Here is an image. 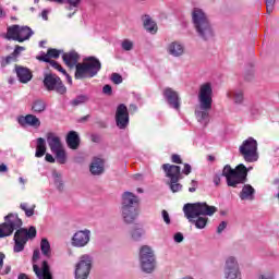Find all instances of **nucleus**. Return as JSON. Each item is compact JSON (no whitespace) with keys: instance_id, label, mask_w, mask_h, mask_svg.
<instances>
[{"instance_id":"obj_1","label":"nucleus","mask_w":279,"mask_h":279,"mask_svg":"<svg viewBox=\"0 0 279 279\" xmlns=\"http://www.w3.org/2000/svg\"><path fill=\"white\" fill-rule=\"evenodd\" d=\"M4 219L5 222L0 226V239L10 236L12 232L16 230L13 238V252L19 254L25 250V245H27V241H29V239H36V227H29L28 231L27 229L21 228V226H23V220H21L20 217L14 214L5 216Z\"/></svg>"},{"instance_id":"obj_2","label":"nucleus","mask_w":279,"mask_h":279,"mask_svg":"<svg viewBox=\"0 0 279 279\" xmlns=\"http://www.w3.org/2000/svg\"><path fill=\"white\" fill-rule=\"evenodd\" d=\"M219 209L203 203H187L183 206L184 217L190 223H194L197 230H204L208 226V217H213Z\"/></svg>"},{"instance_id":"obj_3","label":"nucleus","mask_w":279,"mask_h":279,"mask_svg":"<svg viewBox=\"0 0 279 279\" xmlns=\"http://www.w3.org/2000/svg\"><path fill=\"white\" fill-rule=\"evenodd\" d=\"M198 106L195 107V117L201 125L210 123V110H213V84L203 83L198 89Z\"/></svg>"},{"instance_id":"obj_4","label":"nucleus","mask_w":279,"mask_h":279,"mask_svg":"<svg viewBox=\"0 0 279 279\" xmlns=\"http://www.w3.org/2000/svg\"><path fill=\"white\" fill-rule=\"evenodd\" d=\"M192 24L198 37L202 40H213L215 38V28L208 19V14L203 9L194 8L191 13Z\"/></svg>"},{"instance_id":"obj_5","label":"nucleus","mask_w":279,"mask_h":279,"mask_svg":"<svg viewBox=\"0 0 279 279\" xmlns=\"http://www.w3.org/2000/svg\"><path fill=\"white\" fill-rule=\"evenodd\" d=\"M252 168L245 167V165L240 163L233 169L230 165H226L222 170V175L227 180V185L231 189H239L240 184H245L247 182V171Z\"/></svg>"},{"instance_id":"obj_6","label":"nucleus","mask_w":279,"mask_h":279,"mask_svg":"<svg viewBox=\"0 0 279 279\" xmlns=\"http://www.w3.org/2000/svg\"><path fill=\"white\" fill-rule=\"evenodd\" d=\"M101 71V61L96 57H87L76 64L75 80H90Z\"/></svg>"},{"instance_id":"obj_7","label":"nucleus","mask_w":279,"mask_h":279,"mask_svg":"<svg viewBox=\"0 0 279 279\" xmlns=\"http://www.w3.org/2000/svg\"><path fill=\"white\" fill-rule=\"evenodd\" d=\"M140 265L144 274H154V269H156V256L154 250L148 245H144L140 250Z\"/></svg>"},{"instance_id":"obj_8","label":"nucleus","mask_w":279,"mask_h":279,"mask_svg":"<svg viewBox=\"0 0 279 279\" xmlns=\"http://www.w3.org/2000/svg\"><path fill=\"white\" fill-rule=\"evenodd\" d=\"M245 162H256L258 160V142L254 137L245 140L239 148Z\"/></svg>"},{"instance_id":"obj_9","label":"nucleus","mask_w":279,"mask_h":279,"mask_svg":"<svg viewBox=\"0 0 279 279\" xmlns=\"http://www.w3.org/2000/svg\"><path fill=\"white\" fill-rule=\"evenodd\" d=\"M44 86L46 90H53L58 95H65L66 86L62 83V78L53 73H46L44 75Z\"/></svg>"},{"instance_id":"obj_10","label":"nucleus","mask_w":279,"mask_h":279,"mask_svg":"<svg viewBox=\"0 0 279 279\" xmlns=\"http://www.w3.org/2000/svg\"><path fill=\"white\" fill-rule=\"evenodd\" d=\"M90 269H93V256L82 255L75 266V279H88Z\"/></svg>"},{"instance_id":"obj_11","label":"nucleus","mask_w":279,"mask_h":279,"mask_svg":"<svg viewBox=\"0 0 279 279\" xmlns=\"http://www.w3.org/2000/svg\"><path fill=\"white\" fill-rule=\"evenodd\" d=\"M40 258V251L35 250L33 253V270L35 271L38 279H53L51 276V270L49 268V264L47 260L43 262L41 269L36 265L38 263V259Z\"/></svg>"},{"instance_id":"obj_12","label":"nucleus","mask_w":279,"mask_h":279,"mask_svg":"<svg viewBox=\"0 0 279 279\" xmlns=\"http://www.w3.org/2000/svg\"><path fill=\"white\" fill-rule=\"evenodd\" d=\"M88 243H90V230L88 229L76 231L71 239L72 247H86Z\"/></svg>"},{"instance_id":"obj_13","label":"nucleus","mask_w":279,"mask_h":279,"mask_svg":"<svg viewBox=\"0 0 279 279\" xmlns=\"http://www.w3.org/2000/svg\"><path fill=\"white\" fill-rule=\"evenodd\" d=\"M116 122L120 130H125L130 124V113L128 112V107L123 104L117 108Z\"/></svg>"},{"instance_id":"obj_14","label":"nucleus","mask_w":279,"mask_h":279,"mask_svg":"<svg viewBox=\"0 0 279 279\" xmlns=\"http://www.w3.org/2000/svg\"><path fill=\"white\" fill-rule=\"evenodd\" d=\"M162 170L166 173V178H169L171 182H180L182 180V168L180 166L163 163Z\"/></svg>"},{"instance_id":"obj_15","label":"nucleus","mask_w":279,"mask_h":279,"mask_svg":"<svg viewBox=\"0 0 279 279\" xmlns=\"http://www.w3.org/2000/svg\"><path fill=\"white\" fill-rule=\"evenodd\" d=\"M167 104L174 110H180V94L171 87H166L162 93Z\"/></svg>"},{"instance_id":"obj_16","label":"nucleus","mask_w":279,"mask_h":279,"mask_svg":"<svg viewBox=\"0 0 279 279\" xmlns=\"http://www.w3.org/2000/svg\"><path fill=\"white\" fill-rule=\"evenodd\" d=\"M241 272V266L239 265V259L235 256H228L225 259L223 274H236Z\"/></svg>"},{"instance_id":"obj_17","label":"nucleus","mask_w":279,"mask_h":279,"mask_svg":"<svg viewBox=\"0 0 279 279\" xmlns=\"http://www.w3.org/2000/svg\"><path fill=\"white\" fill-rule=\"evenodd\" d=\"M185 48L181 41H171L167 46V53L172 58H182L184 56Z\"/></svg>"},{"instance_id":"obj_18","label":"nucleus","mask_w":279,"mask_h":279,"mask_svg":"<svg viewBox=\"0 0 279 279\" xmlns=\"http://www.w3.org/2000/svg\"><path fill=\"white\" fill-rule=\"evenodd\" d=\"M89 172L92 175H104L106 172V161L101 158L95 157L89 165Z\"/></svg>"},{"instance_id":"obj_19","label":"nucleus","mask_w":279,"mask_h":279,"mask_svg":"<svg viewBox=\"0 0 279 279\" xmlns=\"http://www.w3.org/2000/svg\"><path fill=\"white\" fill-rule=\"evenodd\" d=\"M17 123L22 126L25 128V125H31V128H40V119H38L34 114H27L21 116L17 118Z\"/></svg>"},{"instance_id":"obj_20","label":"nucleus","mask_w":279,"mask_h":279,"mask_svg":"<svg viewBox=\"0 0 279 279\" xmlns=\"http://www.w3.org/2000/svg\"><path fill=\"white\" fill-rule=\"evenodd\" d=\"M138 206V197L132 192L122 194V208H136Z\"/></svg>"},{"instance_id":"obj_21","label":"nucleus","mask_w":279,"mask_h":279,"mask_svg":"<svg viewBox=\"0 0 279 279\" xmlns=\"http://www.w3.org/2000/svg\"><path fill=\"white\" fill-rule=\"evenodd\" d=\"M122 219L125 223H134L138 217V209L136 207H122Z\"/></svg>"},{"instance_id":"obj_22","label":"nucleus","mask_w":279,"mask_h":279,"mask_svg":"<svg viewBox=\"0 0 279 279\" xmlns=\"http://www.w3.org/2000/svg\"><path fill=\"white\" fill-rule=\"evenodd\" d=\"M256 190L251 184H244L239 197L242 202H253Z\"/></svg>"},{"instance_id":"obj_23","label":"nucleus","mask_w":279,"mask_h":279,"mask_svg":"<svg viewBox=\"0 0 279 279\" xmlns=\"http://www.w3.org/2000/svg\"><path fill=\"white\" fill-rule=\"evenodd\" d=\"M15 73L19 77V81L22 84H27V82H32V71H29V69L27 68H23L21 65H16L15 66Z\"/></svg>"},{"instance_id":"obj_24","label":"nucleus","mask_w":279,"mask_h":279,"mask_svg":"<svg viewBox=\"0 0 279 279\" xmlns=\"http://www.w3.org/2000/svg\"><path fill=\"white\" fill-rule=\"evenodd\" d=\"M63 62L66 64V66H70V69H77V61L80 60V54L75 51L65 52L62 54Z\"/></svg>"},{"instance_id":"obj_25","label":"nucleus","mask_w":279,"mask_h":279,"mask_svg":"<svg viewBox=\"0 0 279 279\" xmlns=\"http://www.w3.org/2000/svg\"><path fill=\"white\" fill-rule=\"evenodd\" d=\"M47 143L50 147V150L58 151V149H62V141L54 133L47 134Z\"/></svg>"},{"instance_id":"obj_26","label":"nucleus","mask_w":279,"mask_h":279,"mask_svg":"<svg viewBox=\"0 0 279 279\" xmlns=\"http://www.w3.org/2000/svg\"><path fill=\"white\" fill-rule=\"evenodd\" d=\"M65 143L70 149L80 148V135L75 131H70L66 135Z\"/></svg>"},{"instance_id":"obj_27","label":"nucleus","mask_w":279,"mask_h":279,"mask_svg":"<svg viewBox=\"0 0 279 279\" xmlns=\"http://www.w3.org/2000/svg\"><path fill=\"white\" fill-rule=\"evenodd\" d=\"M227 97L229 99H232V101L234 104H236L238 106H241V104H243V101L245 99L243 89H241V88L230 90L229 93H227Z\"/></svg>"},{"instance_id":"obj_28","label":"nucleus","mask_w":279,"mask_h":279,"mask_svg":"<svg viewBox=\"0 0 279 279\" xmlns=\"http://www.w3.org/2000/svg\"><path fill=\"white\" fill-rule=\"evenodd\" d=\"M61 53H62V50H58L56 48H49L46 54L38 57V60H41V62H49L51 61V58H53L54 60H58Z\"/></svg>"},{"instance_id":"obj_29","label":"nucleus","mask_w":279,"mask_h":279,"mask_svg":"<svg viewBox=\"0 0 279 279\" xmlns=\"http://www.w3.org/2000/svg\"><path fill=\"white\" fill-rule=\"evenodd\" d=\"M32 36H34V31H32L28 26H20L17 43H25V40H29Z\"/></svg>"},{"instance_id":"obj_30","label":"nucleus","mask_w":279,"mask_h":279,"mask_svg":"<svg viewBox=\"0 0 279 279\" xmlns=\"http://www.w3.org/2000/svg\"><path fill=\"white\" fill-rule=\"evenodd\" d=\"M19 33H20L19 25L9 26L7 28V34L4 35V38L7 40H16L19 43Z\"/></svg>"},{"instance_id":"obj_31","label":"nucleus","mask_w":279,"mask_h":279,"mask_svg":"<svg viewBox=\"0 0 279 279\" xmlns=\"http://www.w3.org/2000/svg\"><path fill=\"white\" fill-rule=\"evenodd\" d=\"M143 21L146 32H149V34H156L158 32V26H156V22H154L149 15H145Z\"/></svg>"},{"instance_id":"obj_32","label":"nucleus","mask_w":279,"mask_h":279,"mask_svg":"<svg viewBox=\"0 0 279 279\" xmlns=\"http://www.w3.org/2000/svg\"><path fill=\"white\" fill-rule=\"evenodd\" d=\"M45 154H47V144L45 142V138L39 137L37 138V147H36L35 156L36 158H43Z\"/></svg>"},{"instance_id":"obj_33","label":"nucleus","mask_w":279,"mask_h":279,"mask_svg":"<svg viewBox=\"0 0 279 279\" xmlns=\"http://www.w3.org/2000/svg\"><path fill=\"white\" fill-rule=\"evenodd\" d=\"M32 110L36 114H40V112L47 110V102L44 99H35L32 105Z\"/></svg>"},{"instance_id":"obj_34","label":"nucleus","mask_w":279,"mask_h":279,"mask_svg":"<svg viewBox=\"0 0 279 279\" xmlns=\"http://www.w3.org/2000/svg\"><path fill=\"white\" fill-rule=\"evenodd\" d=\"M40 250L43 256H45L46 258H51V244L49 243V240H47V238L41 239Z\"/></svg>"},{"instance_id":"obj_35","label":"nucleus","mask_w":279,"mask_h":279,"mask_svg":"<svg viewBox=\"0 0 279 279\" xmlns=\"http://www.w3.org/2000/svg\"><path fill=\"white\" fill-rule=\"evenodd\" d=\"M52 179H53L56 189L59 190L60 193H62V191H64V181H62V173L56 170L52 171Z\"/></svg>"},{"instance_id":"obj_36","label":"nucleus","mask_w":279,"mask_h":279,"mask_svg":"<svg viewBox=\"0 0 279 279\" xmlns=\"http://www.w3.org/2000/svg\"><path fill=\"white\" fill-rule=\"evenodd\" d=\"M88 101H90V97H88V95L81 94L76 96L74 99H72L70 104L74 108H77V106H84V104H88Z\"/></svg>"},{"instance_id":"obj_37","label":"nucleus","mask_w":279,"mask_h":279,"mask_svg":"<svg viewBox=\"0 0 279 279\" xmlns=\"http://www.w3.org/2000/svg\"><path fill=\"white\" fill-rule=\"evenodd\" d=\"M145 234V229L141 227H134L130 231V236L132 241H141L143 239V235Z\"/></svg>"},{"instance_id":"obj_38","label":"nucleus","mask_w":279,"mask_h":279,"mask_svg":"<svg viewBox=\"0 0 279 279\" xmlns=\"http://www.w3.org/2000/svg\"><path fill=\"white\" fill-rule=\"evenodd\" d=\"M52 154L56 155L57 162H59V165H66V151H64L63 147L54 150Z\"/></svg>"},{"instance_id":"obj_39","label":"nucleus","mask_w":279,"mask_h":279,"mask_svg":"<svg viewBox=\"0 0 279 279\" xmlns=\"http://www.w3.org/2000/svg\"><path fill=\"white\" fill-rule=\"evenodd\" d=\"M16 57L13 56L12 53L7 56V57H1L0 59V66L1 69H5V66H8V64H12V62H16Z\"/></svg>"},{"instance_id":"obj_40","label":"nucleus","mask_w":279,"mask_h":279,"mask_svg":"<svg viewBox=\"0 0 279 279\" xmlns=\"http://www.w3.org/2000/svg\"><path fill=\"white\" fill-rule=\"evenodd\" d=\"M20 208L24 210L26 217H34V210L36 209V205H33L32 207H29L27 203H22L20 205Z\"/></svg>"},{"instance_id":"obj_41","label":"nucleus","mask_w":279,"mask_h":279,"mask_svg":"<svg viewBox=\"0 0 279 279\" xmlns=\"http://www.w3.org/2000/svg\"><path fill=\"white\" fill-rule=\"evenodd\" d=\"M65 3H68L65 10H75V12H77L80 3H82V0H65Z\"/></svg>"},{"instance_id":"obj_42","label":"nucleus","mask_w":279,"mask_h":279,"mask_svg":"<svg viewBox=\"0 0 279 279\" xmlns=\"http://www.w3.org/2000/svg\"><path fill=\"white\" fill-rule=\"evenodd\" d=\"M121 47H122L123 51H132V49H134V43L130 39H124L121 43Z\"/></svg>"},{"instance_id":"obj_43","label":"nucleus","mask_w":279,"mask_h":279,"mask_svg":"<svg viewBox=\"0 0 279 279\" xmlns=\"http://www.w3.org/2000/svg\"><path fill=\"white\" fill-rule=\"evenodd\" d=\"M46 62H48V64H50V66H52V69H56L60 73H63V75H66V70H64V68H62V65H60V63H58L57 61L51 60V61H46Z\"/></svg>"},{"instance_id":"obj_44","label":"nucleus","mask_w":279,"mask_h":279,"mask_svg":"<svg viewBox=\"0 0 279 279\" xmlns=\"http://www.w3.org/2000/svg\"><path fill=\"white\" fill-rule=\"evenodd\" d=\"M170 190L172 193H178L182 191V184L178 183V181H170Z\"/></svg>"},{"instance_id":"obj_45","label":"nucleus","mask_w":279,"mask_h":279,"mask_svg":"<svg viewBox=\"0 0 279 279\" xmlns=\"http://www.w3.org/2000/svg\"><path fill=\"white\" fill-rule=\"evenodd\" d=\"M111 81L113 84H122L123 83V76L119 73H112L111 74Z\"/></svg>"},{"instance_id":"obj_46","label":"nucleus","mask_w":279,"mask_h":279,"mask_svg":"<svg viewBox=\"0 0 279 279\" xmlns=\"http://www.w3.org/2000/svg\"><path fill=\"white\" fill-rule=\"evenodd\" d=\"M276 274L274 271H266L258 276V279H275Z\"/></svg>"},{"instance_id":"obj_47","label":"nucleus","mask_w":279,"mask_h":279,"mask_svg":"<svg viewBox=\"0 0 279 279\" xmlns=\"http://www.w3.org/2000/svg\"><path fill=\"white\" fill-rule=\"evenodd\" d=\"M226 279H243L241 271L240 272H229L225 274Z\"/></svg>"},{"instance_id":"obj_48","label":"nucleus","mask_w":279,"mask_h":279,"mask_svg":"<svg viewBox=\"0 0 279 279\" xmlns=\"http://www.w3.org/2000/svg\"><path fill=\"white\" fill-rule=\"evenodd\" d=\"M274 5H276V0H266V10L268 14L274 12Z\"/></svg>"},{"instance_id":"obj_49","label":"nucleus","mask_w":279,"mask_h":279,"mask_svg":"<svg viewBox=\"0 0 279 279\" xmlns=\"http://www.w3.org/2000/svg\"><path fill=\"white\" fill-rule=\"evenodd\" d=\"M25 51V47L23 46H15L14 51L11 53L15 57V59L19 58V56H21V52Z\"/></svg>"},{"instance_id":"obj_50","label":"nucleus","mask_w":279,"mask_h":279,"mask_svg":"<svg viewBox=\"0 0 279 279\" xmlns=\"http://www.w3.org/2000/svg\"><path fill=\"white\" fill-rule=\"evenodd\" d=\"M161 215H162V219H163L165 223H167V226H169V223H171V218L169 217V213L163 209L161 211Z\"/></svg>"},{"instance_id":"obj_51","label":"nucleus","mask_w":279,"mask_h":279,"mask_svg":"<svg viewBox=\"0 0 279 279\" xmlns=\"http://www.w3.org/2000/svg\"><path fill=\"white\" fill-rule=\"evenodd\" d=\"M175 243H182L184 241V235L181 232H178L173 236Z\"/></svg>"},{"instance_id":"obj_52","label":"nucleus","mask_w":279,"mask_h":279,"mask_svg":"<svg viewBox=\"0 0 279 279\" xmlns=\"http://www.w3.org/2000/svg\"><path fill=\"white\" fill-rule=\"evenodd\" d=\"M226 228H228V222L222 221V222L218 226V228H217L218 234H221V232H223V231L226 230Z\"/></svg>"},{"instance_id":"obj_53","label":"nucleus","mask_w":279,"mask_h":279,"mask_svg":"<svg viewBox=\"0 0 279 279\" xmlns=\"http://www.w3.org/2000/svg\"><path fill=\"white\" fill-rule=\"evenodd\" d=\"M171 161L175 165H182V158H180V155H172Z\"/></svg>"},{"instance_id":"obj_54","label":"nucleus","mask_w":279,"mask_h":279,"mask_svg":"<svg viewBox=\"0 0 279 279\" xmlns=\"http://www.w3.org/2000/svg\"><path fill=\"white\" fill-rule=\"evenodd\" d=\"M102 93H104L105 95H112V86H110V85H105V86L102 87Z\"/></svg>"},{"instance_id":"obj_55","label":"nucleus","mask_w":279,"mask_h":279,"mask_svg":"<svg viewBox=\"0 0 279 279\" xmlns=\"http://www.w3.org/2000/svg\"><path fill=\"white\" fill-rule=\"evenodd\" d=\"M191 171H192L191 165L185 163L184 168L182 170V173H184V175H189L191 173Z\"/></svg>"},{"instance_id":"obj_56","label":"nucleus","mask_w":279,"mask_h":279,"mask_svg":"<svg viewBox=\"0 0 279 279\" xmlns=\"http://www.w3.org/2000/svg\"><path fill=\"white\" fill-rule=\"evenodd\" d=\"M214 184L216 186H219L221 184V175L220 174H215L214 175Z\"/></svg>"},{"instance_id":"obj_57","label":"nucleus","mask_w":279,"mask_h":279,"mask_svg":"<svg viewBox=\"0 0 279 279\" xmlns=\"http://www.w3.org/2000/svg\"><path fill=\"white\" fill-rule=\"evenodd\" d=\"M46 161L47 162H56V158H53V155L46 154Z\"/></svg>"},{"instance_id":"obj_58","label":"nucleus","mask_w":279,"mask_h":279,"mask_svg":"<svg viewBox=\"0 0 279 279\" xmlns=\"http://www.w3.org/2000/svg\"><path fill=\"white\" fill-rule=\"evenodd\" d=\"M0 173H8V166L5 163L0 165Z\"/></svg>"},{"instance_id":"obj_59","label":"nucleus","mask_w":279,"mask_h":279,"mask_svg":"<svg viewBox=\"0 0 279 279\" xmlns=\"http://www.w3.org/2000/svg\"><path fill=\"white\" fill-rule=\"evenodd\" d=\"M3 260H5V254L0 253V271L3 269Z\"/></svg>"},{"instance_id":"obj_60","label":"nucleus","mask_w":279,"mask_h":279,"mask_svg":"<svg viewBox=\"0 0 279 279\" xmlns=\"http://www.w3.org/2000/svg\"><path fill=\"white\" fill-rule=\"evenodd\" d=\"M48 14H49V11H47V10H44L41 12V17L44 19V21H49Z\"/></svg>"},{"instance_id":"obj_61","label":"nucleus","mask_w":279,"mask_h":279,"mask_svg":"<svg viewBox=\"0 0 279 279\" xmlns=\"http://www.w3.org/2000/svg\"><path fill=\"white\" fill-rule=\"evenodd\" d=\"M197 186V181H192V187L189 189L190 193H195Z\"/></svg>"},{"instance_id":"obj_62","label":"nucleus","mask_w":279,"mask_h":279,"mask_svg":"<svg viewBox=\"0 0 279 279\" xmlns=\"http://www.w3.org/2000/svg\"><path fill=\"white\" fill-rule=\"evenodd\" d=\"M129 110L130 112H136V110H138V107L136 105H130Z\"/></svg>"},{"instance_id":"obj_63","label":"nucleus","mask_w":279,"mask_h":279,"mask_svg":"<svg viewBox=\"0 0 279 279\" xmlns=\"http://www.w3.org/2000/svg\"><path fill=\"white\" fill-rule=\"evenodd\" d=\"M64 75L66 76L68 84H73V78H71V75H69L68 73H65Z\"/></svg>"},{"instance_id":"obj_64","label":"nucleus","mask_w":279,"mask_h":279,"mask_svg":"<svg viewBox=\"0 0 279 279\" xmlns=\"http://www.w3.org/2000/svg\"><path fill=\"white\" fill-rule=\"evenodd\" d=\"M17 279H29L25 274H20Z\"/></svg>"}]
</instances>
